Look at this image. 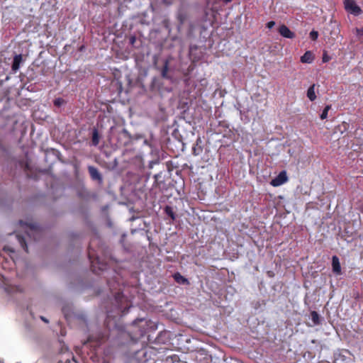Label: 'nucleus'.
<instances>
[{"instance_id": "obj_24", "label": "nucleus", "mask_w": 363, "mask_h": 363, "mask_svg": "<svg viewBox=\"0 0 363 363\" xmlns=\"http://www.w3.org/2000/svg\"><path fill=\"white\" fill-rule=\"evenodd\" d=\"M330 57L327 54L326 52H324L322 57L323 62H328L330 61Z\"/></svg>"}, {"instance_id": "obj_20", "label": "nucleus", "mask_w": 363, "mask_h": 363, "mask_svg": "<svg viewBox=\"0 0 363 363\" xmlns=\"http://www.w3.org/2000/svg\"><path fill=\"white\" fill-rule=\"evenodd\" d=\"M330 108H331V105H327L324 108V109H323V112H322V113L320 114V116L322 120H324V119L327 118L328 111H329V110Z\"/></svg>"}, {"instance_id": "obj_4", "label": "nucleus", "mask_w": 363, "mask_h": 363, "mask_svg": "<svg viewBox=\"0 0 363 363\" xmlns=\"http://www.w3.org/2000/svg\"><path fill=\"white\" fill-rule=\"evenodd\" d=\"M288 181V177L286 175V171H281L279 174L272 180L271 184L273 186H279Z\"/></svg>"}, {"instance_id": "obj_3", "label": "nucleus", "mask_w": 363, "mask_h": 363, "mask_svg": "<svg viewBox=\"0 0 363 363\" xmlns=\"http://www.w3.org/2000/svg\"><path fill=\"white\" fill-rule=\"evenodd\" d=\"M345 9L353 13L354 15H359L361 13V9L356 4L353 0H345Z\"/></svg>"}, {"instance_id": "obj_11", "label": "nucleus", "mask_w": 363, "mask_h": 363, "mask_svg": "<svg viewBox=\"0 0 363 363\" xmlns=\"http://www.w3.org/2000/svg\"><path fill=\"white\" fill-rule=\"evenodd\" d=\"M174 281L179 284H189V280L183 277L179 272H176L173 274Z\"/></svg>"}, {"instance_id": "obj_25", "label": "nucleus", "mask_w": 363, "mask_h": 363, "mask_svg": "<svg viewBox=\"0 0 363 363\" xmlns=\"http://www.w3.org/2000/svg\"><path fill=\"white\" fill-rule=\"evenodd\" d=\"M356 34L357 36L361 37L363 36V27L360 28H356Z\"/></svg>"}, {"instance_id": "obj_19", "label": "nucleus", "mask_w": 363, "mask_h": 363, "mask_svg": "<svg viewBox=\"0 0 363 363\" xmlns=\"http://www.w3.org/2000/svg\"><path fill=\"white\" fill-rule=\"evenodd\" d=\"M164 212L165 213L169 216L172 220H174L176 216H175V213L173 211V209L171 206H166L165 208H164Z\"/></svg>"}, {"instance_id": "obj_7", "label": "nucleus", "mask_w": 363, "mask_h": 363, "mask_svg": "<svg viewBox=\"0 0 363 363\" xmlns=\"http://www.w3.org/2000/svg\"><path fill=\"white\" fill-rule=\"evenodd\" d=\"M332 268H333V272L336 275H340L342 274L340 260H339V258L336 255H334L332 257Z\"/></svg>"}, {"instance_id": "obj_26", "label": "nucleus", "mask_w": 363, "mask_h": 363, "mask_svg": "<svg viewBox=\"0 0 363 363\" xmlns=\"http://www.w3.org/2000/svg\"><path fill=\"white\" fill-rule=\"evenodd\" d=\"M275 25V22L273 21H269L267 23V28H268L269 29H271Z\"/></svg>"}, {"instance_id": "obj_29", "label": "nucleus", "mask_w": 363, "mask_h": 363, "mask_svg": "<svg viewBox=\"0 0 363 363\" xmlns=\"http://www.w3.org/2000/svg\"><path fill=\"white\" fill-rule=\"evenodd\" d=\"M40 319L44 321L45 323H48V320L47 318H45V317L43 316H41L40 317Z\"/></svg>"}, {"instance_id": "obj_13", "label": "nucleus", "mask_w": 363, "mask_h": 363, "mask_svg": "<svg viewBox=\"0 0 363 363\" xmlns=\"http://www.w3.org/2000/svg\"><path fill=\"white\" fill-rule=\"evenodd\" d=\"M335 363H347L348 359L344 355L343 353H338L335 355Z\"/></svg>"}, {"instance_id": "obj_8", "label": "nucleus", "mask_w": 363, "mask_h": 363, "mask_svg": "<svg viewBox=\"0 0 363 363\" xmlns=\"http://www.w3.org/2000/svg\"><path fill=\"white\" fill-rule=\"evenodd\" d=\"M23 61L22 55H16L13 57V63L11 65L12 71L16 73L20 68L21 63Z\"/></svg>"}, {"instance_id": "obj_33", "label": "nucleus", "mask_w": 363, "mask_h": 363, "mask_svg": "<svg viewBox=\"0 0 363 363\" xmlns=\"http://www.w3.org/2000/svg\"><path fill=\"white\" fill-rule=\"evenodd\" d=\"M4 250H10L9 249V247H5L4 248Z\"/></svg>"}, {"instance_id": "obj_2", "label": "nucleus", "mask_w": 363, "mask_h": 363, "mask_svg": "<svg viewBox=\"0 0 363 363\" xmlns=\"http://www.w3.org/2000/svg\"><path fill=\"white\" fill-rule=\"evenodd\" d=\"M20 225L21 226H26L27 228L26 235L30 238H33L34 240L37 239V237L41 234V230L36 223H28L20 220Z\"/></svg>"}, {"instance_id": "obj_34", "label": "nucleus", "mask_w": 363, "mask_h": 363, "mask_svg": "<svg viewBox=\"0 0 363 363\" xmlns=\"http://www.w3.org/2000/svg\"><path fill=\"white\" fill-rule=\"evenodd\" d=\"M225 2H230L231 0H223Z\"/></svg>"}, {"instance_id": "obj_31", "label": "nucleus", "mask_w": 363, "mask_h": 363, "mask_svg": "<svg viewBox=\"0 0 363 363\" xmlns=\"http://www.w3.org/2000/svg\"><path fill=\"white\" fill-rule=\"evenodd\" d=\"M129 307H125V308L122 311V313L123 314L125 313L128 312V309Z\"/></svg>"}, {"instance_id": "obj_10", "label": "nucleus", "mask_w": 363, "mask_h": 363, "mask_svg": "<svg viewBox=\"0 0 363 363\" xmlns=\"http://www.w3.org/2000/svg\"><path fill=\"white\" fill-rule=\"evenodd\" d=\"M314 60V55L311 51H306L303 55L301 57L302 63H311Z\"/></svg>"}, {"instance_id": "obj_14", "label": "nucleus", "mask_w": 363, "mask_h": 363, "mask_svg": "<svg viewBox=\"0 0 363 363\" xmlns=\"http://www.w3.org/2000/svg\"><path fill=\"white\" fill-rule=\"evenodd\" d=\"M100 136L97 129L94 128L92 132L91 143L93 145L96 146L99 143Z\"/></svg>"}, {"instance_id": "obj_5", "label": "nucleus", "mask_w": 363, "mask_h": 363, "mask_svg": "<svg viewBox=\"0 0 363 363\" xmlns=\"http://www.w3.org/2000/svg\"><path fill=\"white\" fill-rule=\"evenodd\" d=\"M279 33L284 38L293 39L295 38V33L292 32L286 25L282 24L279 27Z\"/></svg>"}, {"instance_id": "obj_35", "label": "nucleus", "mask_w": 363, "mask_h": 363, "mask_svg": "<svg viewBox=\"0 0 363 363\" xmlns=\"http://www.w3.org/2000/svg\"><path fill=\"white\" fill-rule=\"evenodd\" d=\"M157 177H158V175H157V174H156V175H155V179H157Z\"/></svg>"}, {"instance_id": "obj_9", "label": "nucleus", "mask_w": 363, "mask_h": 363, "mask_svg": "<svg viewBox=\"0 0 363 363\" xmlns=\"http://www.w3.org/2000/svg\"><path fill=\"white\" fill-rule=\"evenodd\" d=\"M89 173L90 174V177L94 180H99L101 181L102 179L101 175L98 171V169L93 166H89L88 167Z\"/></svg>"}, {"instance_id": "obj_30", "label": "nucleus", "mask_w": 363, "mask_h": 363, "mask_svg": "<svg viewBox=\"0 0 363 363\" xmlns=\"http://www.w3.org/2000/svg\"><path fill=\"white\" fill-rule=\"evenodd\" d=\"M58 363H70V360L69 359H67L65 362L60 360L58 362Z\"/></svg>"}, {"instance_id": "obj_32", "label": "nucleus", "mask_w": 363, "mask_h": 363, "mask_svg": "<svg viewBox=\"0 0 363 363\" xmlns=\"http://www.w3.org/2000/svg\"><path fill=\"white\" fill-rule=\"evenodd\" d=\"M193 152H194V155H197V154L196 153V148H195V147H194V148H193Z\"/></svg>"}, {"instance_id": "obj_27", "label": "nucleus", "mask_w": 363, "mask_h": 363, "mask_svg": "<svg viewBox=\"0 0 363 363\" xmlns=\"http://www.w3.org/2000/svg\"><path fill=\"white\" fill-rule=\"evenodd\" d=\"M135 40H136V38L135 36H131L130 38V43L131 45H133L135 43Z\"/></svg>"}, {"instance_id": "obj_21", "label": "nucleus", "mask_w": 363, "mask_h": 363, "mask_svg": "<svg viewBox=\"0 0 363 363\" xmlns=\"http://www.w3.org/2000/svg\"><path fill=\"white\" fill-rule=\"evenodd\" d=\"M53 103L55 106L60 107L65 103V100L62 98H57Z\"/></svg>"}, {"instance_id": "obj_6", "label": "nucleus", "mask_w": 363, "mask_h": 363, "mask_svg": "<svg viewBox=\"0 0 363 363\" xmlns=\"http://www.w3.org/2000/svg\"><path fill=\"white\" fill-rule=\"evenodd\" d=\"M131 139V135L130 133L126 129H123L118 133V140H124V142L118 141L120 145L125 146L127 145Z\"/></svg>"}, {"instance_id": "obj_22", "label": "nucleus", "mask_w": 363, "mask_h": 363, "mask_svg": "<svg viewBox=\"0 0 363 363\" xmlns=\"http://www.w3.org/2000/svg\"><path fill=\"white\" fill-rule=\"evenodd\" d=\"M309 35L312 40H316L318 37V33L315 30H312Z\"/></svg>"}, {"instance_id": "obj_15", "label": "nucleus", "mask_w": 363, "mask_h": 363, "mask_svg": "<svg viewBox=\"0 0 363 363\" xmlns=\"http://www.w3.org/2000/svg\"><path fill=\"white\" fill-rule=\"evenodd\" d=\"M16 238H17L21 246L22 247V248L25 250L26 252L28 253V246H27V244H26L24 237L18 234V235H16Z\"/></svg>"}, {"instance_id": "obj_16", "label": "nucleus", "mask_w": 363, "mask_h": 363, "mask_svg": "<svg viewBox=\"0 0 363 363\" xmlns=\"http://www.w3.org/2000/svg\"><path fill=\"white\" fill-rule=\"evenodd\" d=\"M147 348L145 347V348H142L141 350L137 351L135 354V355L139 358V357L140 355H143L144 359H140L141 362H145L147 360Z\"/></svg>"}, {"instance_id": "obj_17", "label": "nucleus", "mask_w": 363, "mask_h": 363, "mask_svg": "<svg viewBox=\"0 0 363 363\" xmlns=\"http://www.w3.org/2000/svg\"><path fill=\"white\" fill-rule=\"evenodd\" d=\"M311 317L314 325H317L320 324V315L316 311H312L311 313Z\"/></svg>"}, {"instance_id": "obj_23", "label": "nucleus", "mask_w": 363, "mask_h": 363, "mask_svg": "<svg viewBox=\"0 0 363 363\" xmlns=\"http://www.w3.org/2000/svg\"><path fill=\"white\" fill-rule=\"evenodd\" d=\"M123 298H124V297L121 293L118 292L115 296V299L117 303H121Z\"/></svg>"}, {"instance_id": "obj_28", "label": "nucleus", "mask_w": 363, "mask_h": 363, "mask_svg": "<svg viewBox=\"0 0 363 363\" xmlns=\"http://www.w3.org/2000/svg\"><path fill=\"white\" fill-rule=\"evenodd\" d=\"M267 274H268V276H269V277H273L274 276V272H272V271H268V272H267Z\"/></svg>"}, {"instance_id": "obj_12", "label": "nucleus", "mask_w": 363, "mask_h": 363, "mask_svg": "<svg viewBox=\"0 0 363 363\" xmlns=\"http://www.w3.org/2000/svg\"><path fill=\"white\" fill-rule=\"evenodd\" d=\"M315 84H312L307 91V97L309 99L310 101H313L316 99V95L315 93Z\"/></svg>"}, {"instance_id": "obj_1", "label": "nucleus", "mask_w": 363, "mask_h": 363, "mask_svg": "<svg viewBox=\"0 0 363 363\" xmlns=\"http://www.w3.org/2000/svg\"><path fill=\"white\" fill-rule=\"evenodd\" d=\"M88 256L91 263V270L97 274L99 272L104 271L107 268V263L101 260L98 256H95L94 250L89 245L88 249Z\"/></svg>"}, {"instance_id": "obj_18", "label": "nucleus", "mask_w": 363, "mask_h": 363, "mask_svg": "<svg viewBox=\"0 0 363 363\" xmlns=\"http://www.w3.org/2000/svg\"><path fill=\"white\" fill-rule=\"evenodd\" d=\"M169 71V61L165 60L164 66L162 67L161 75L163 78H168L167 72Z\"/></svg>"}]
</instances>
